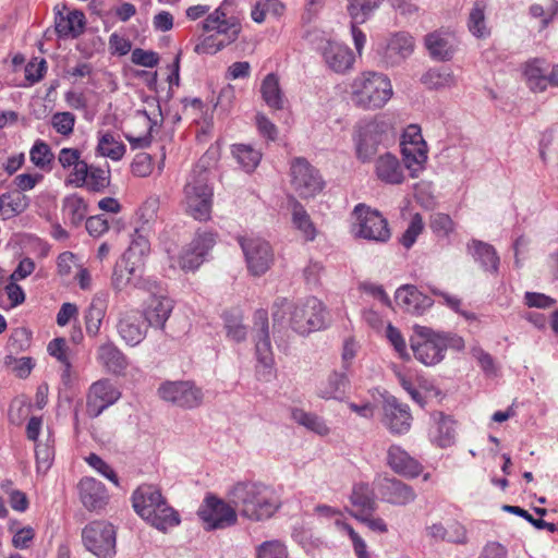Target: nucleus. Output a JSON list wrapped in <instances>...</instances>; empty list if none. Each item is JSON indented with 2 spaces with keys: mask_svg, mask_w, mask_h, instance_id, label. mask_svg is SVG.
<instances>
[{
  "mask_svg": "<svg viewBox=\"0 0 558 558\" xmlns=\"http://www.w3.org/2000/svg\"><path fill=\"white\" fill-rule=\"evenodd\" d=\"M228 499L241 517L253 522L270 519L282 505L277 490L260 482H238L228 492Z\"/></svg>",
  "mask_w": 558,
  "mask_h": 558,
  "instance_id": "f257e3e1",
  "label": "nucleus"
},
{
  "mask_svg": "<svg viewBox=\"0 0 558 558\" xmlns=\"http://www.w3.org/2000/svg\"><path fill=\"white\" fill-rule=\"evenodd\" d=\"M202 31L208 34L195 46V52L202 54H215L230 46L239 38L242 32V23L233 12H223L215 9L206 15L201 23Z\"/></svg>",
  "mask_w": 558,
  "mask_h": 558,
  "instance_id": "f03ea898",
  "label": "nucleus"
},
{
  "mask_svg": "<svg viewBox=\"0 0 558 558\" xmlns=\"http://www.w3.org/2000/svg\"><path fill=\"white\" fill-rule=\"evenodd\" d=\"M410 341L415 359L426 366L440 363L449 347L458 350L463 347V341L459 337H451L418 325L414 326V335Z\"/></svg>",
  "mask_w": 558,
  "mask_h": 558,
  "instance_id": "7ed1b4c3",
  "label": "nucleus"
},
{
  "mask_svg": "<svg viewBox=\"0 0 558 558\" xmlns=\"http://www.w3.org/2000/svg\"><path fill=\"white\" fill-rule=\"evenodd\" d=\"M208 181V170L196 166L189 174L183 190L186 213L199 221L210 218L213 189Z\"/></svg>",
  "mask_w": 558,
  "mask_h": 558,
  "instance_id": "20e7f679",
  "label": "nucleus"
},
{
  "mask_svg": "<svg viewBox=\"0 0 558 558\" xmlns=\"http://www.w3.org/2000/svg\"><path fill=\"white\" fill-rule=\"evenodd\" d=\"M404 167L409 170L411 178H417L426 168L428 160V146L417 124L408 125L400 141Z\"/></svg>",
  "mask_w": 558,
  "mask_h": 558,
  "instance_id": "39448f33",
  "label": "nucleus"
},
{
  "mask_svg": "<svg viewBox=\"0 0 558 558\" xmlns=\"http://www.w3.org/2000/svg\"><path fill=\"white\" fill-rule=\"evenodd\" d=\"M116 529L104 520L89 522L82 531L85 548L99 558H112L116 555Z\"/></svg>",
  "mask_w": 558,
  "mask_h": 558,
  "instance_id": "423d86ee",
  "label": "nucleus"
},
{
  "mask_svg": "<svg viewBox=\"0 0 558 558\" xmlns=\"http://www.w3.org/2000/svg\"><path fill=\"white\" fill-rule=\"evenodd\" d=\"M326 325V310L323 303L315 296L305 299L294 304L290 317L291 328L304 336L319 330Z\"/></svg>",
  "mask_w": 558,
  "mask_h": 558,
  "instance_id": "0eeeda50",
  "label": "nucleus"
},
{
  "mask_svg": "<svg viewBox=\"0 0 558 558\" xmlns=\"http://www.w3.org/2000/svg\"><path fill=\"white\" fill-rule=\"evenodd\" d=\"M352 101L363 109H377L384 105V75L363 72L352 84Z\"/></svg>",
  "mask_w": 558,
  "mask_h": 558,
  "instance_id": "6e6552de",
  "label": "nucleus"
},
{
  "mask_svg": "<svg viewBox=\"0 0 558 558\" xmlns=\"http://www.w3.org/2000/svg\"><path fill=\"white\" fill-rule=\"evenodd\" d=\"M197 515L207 531L232 526L238 521L236 509L230 501L207 495L198 508Z\"/></svg>",
  "mask_w": 558,
  "mask_h": 558,
  "instance_id": "1a4fd4ad",
  "label": "nucleus"
},
{
  "mask_svg": "<svg viewBox=\"0 0 558 558\" xmlns=\"http://www.w3.org/2000/svg\"><path fill=\"white\" fill-rule=\"evenodd\" d=\"M158 393L162 400L186 410L199 408L204 401L202 388L192 380L165 381Z\"/></svg>",
  "mask_w": 558,
  "mask_h": 558,
  "instance_id": "9d476101",
  "label": "nucleus"
},
{
  "mask_svg": "<svg viewBox=\"0 0 558 558\" xmlns=\"http://www.w3.org/2000/svg\"><path fill=\"white\" fill-rule=\"evenodd\" d=\"M291 183L295 192L302 198H311L320 193L325 187L319 171L315 169L305 158L298 157L291 162Z\"/></svg>",
  "mask_w": 558,
  "mask_h": 558,
  "instance_id": "9b49d317",
  "label": "nucleus"
},
{
  "mask_svg": "<svg viewBox=\"0 0 558 558\" xmlns=\"http://www.w3.org/2000/svg\"><path fill=\"white\" fill-rule=\"evenodd\" d=\"M351 218V232L355 238L384 241V217L378 210H371L366 205L359 204L354 207Z\"/></svg>",
  "mask_w": 558,
  "mask_h": 558,
  "instance_id": "f8f14e48",
  "label": "nucleus"
},
{
  "mask_svg": "<svg viewBox=\"0 0 558 558\" xmlns=\"http://www.w3.org/2000/svg\"><path fill=\"white\" fill-rule=\"evenodd\" d=\"M248 271L254 276L264 275L274 262L270 244L259 238H239Z\"/></svg>",
  "mask_w": 558,
  "mask_h": 558,
  "instance_id": "ddd939ff",
  "label": "nucleus"
},
{
  "mask_svg": "<svg viewBox=\"0 0 558 558\" xmlns=\"http://www.w3.org/2000/svg\"><path fill=\"white\" fill-rule=\"evenodd\" d=\"M216 234L214 232L197 233L191 243L178 256V265L184 271L197 269L205 260V256L214 247Z\"/></svg>",
  "mask_w": 558,
  "mask_h": 558,
  "instance_id": "4468645a",
  "label": "nucleus"
},
{
  "mask_svg": "<svg viewBox=\"0 0 558 558\" xmlns=\"http://www.w3.org/2000/svg\"><path fill=\"white\" fill-rule=\"evenodd\" d=\"M121 393L109 379L94 383L88 391L86 412L89 417H98L107 408L116 403Z\"/></svg>",
  "mask_w": 558,
  "mask_h": 558,
  "instance_id": "2eb2a0df",
  "label": "nucleus"
},
{
  "mask_svg": "<svg viewBox=\"0 0 558 558\" xmlns=\"http://www.w3.org/2000/svg\"><path fill=\"white\" fill-rule=\"evenodd\" d=\"M380 3L381 0H349L347 9L351 17V34L359 54L366 43V35L359 28V24L365 23Z\"/></svg>",
  "mask_w": 558,
  "mask_h": 558,
  "instance_id": "dca6fc26",
  "label": "nucleus"
},
{
  "mask_svg": "<svg viewBox=\"0 0 558 558\" xmlns=\"http://www.w3.org/2000/svg\"><path fill=\"white\" fill-rule=\"evenodd\" d=\"M148 325L137 310H128L120 313L117 330L121 339L129 345L140 344L146 337Z\"/></svg>",
  "mask_w": 558,
  "mask_h": 558,
  "instance_id": "f3484780",
  "label": "nucleus"
},
{
  "mask_svg": "<svg viewBox=\"0 0 558 558\" xmlns=\"http://www.w3.org/2000/svg\"><path fill=\"white\" fill-rule=\"evenodd\" d=\"M320 50L326 65L335 73L345 74L353 68L355 57L349 46L328 40Z\"/></svg>",
  "mask_w": 558,
  "mask_h": 558,
  "instance_id": "a211bd4d",
  "label": "nucleus"
},
{
  "mask_svg": "<svg viewBox=\"0 0 558 558\" xmlns=\"http://www.w3.org/2000/svg\"><path fill=\"white\" fill-rule=\"evenodd\" d=\"M254 332L257 360L263 365L270 366L274 362V356L269 338L268 313L266 310L260 308L254 313Z\"/></svg>",
  "mask_w": 558,
  "mask_h": 558,
  "instance_id": "6ab92c4d",
  "label": "nucleus"
},
{
  "mask_svg": "<svg viewBox=\"0 0 558 558\" xmlns=\"http://www.w3.org/2000/svg\"><path fill=\"white\" fill-rule=\"evenodd\" d=\"M386 461L391 470L405 478H415L423 471V464L398 445H391Z\"/></svg>",
  "mask_w": 558,
  "mask_h": 558,
  "instance_id": "aec40b11",
  "label": "nucleus"
},
{
  "mask_svg": "<svg viewBox=\"0 0 558 558\" xmlns=\"http://www.w3.org/2000/svg\"><path fill=\"white\" fill-rule=\"evenodd\" d=\"M410 408L397 398L386 397V427L393 435L407 434L412 425Z\"/></svg>",
  "mask_w": 558,
  "mask_h": 558,
  "instance_id": "412c9836",
  "label": "nucleus"
},
{
  "mask_svg": "<svg viewBox=\"0 0 558 558\" xmlns=\"http://www.w3.org/2000/svg\"><path fill=\"white\" fill-rule=\"evenodd\" d=\"M162 499L160 489L151 484H143L132 494L133 508L144 520L155 513V508L159 506Z\"/></svg>",
  "mask_w": 558,
  "mask_h": 558,
  "instance_id": "4be33fe9",
  "label": "nucleus"
},
{
  "mask_svg": "<svg viewBox=\"0 0 558 558\" xmlns=\"http://www.w3.org/2000/svg\"><path fill=\"white\" fill-rule=\"evenodd\" d=\"M77 489L83 506L89 511L101 509L107 504L106 487L94 477H83Z\"/></svg>",
  "mask_w": 558,
  "mask_h": 558,
  "instance_id": "5701e85b",
  "label": "nucleus"
},
{
  "mask_svg": "<svg viewBox=\"0 0 558 558\" xmlns=\"http://www.w3.org/2000/svg\"><path fill=\"white\" fill-rule=\"evenodd\" d=\"M433 426L429 429L430 441L439 448L451 447L456 441V423L442 412L432 414Z\"/></svg>",
  "mask_w": 558,
  "mask_h": 558,
  "instance_id": "b1692460",
  "label": "nucleus"
},
{
  "mask_svg": "<svg viewBox=\"0 0 558 558\" xmlns=\"http://www.w3.org/2000/svg\"><path fill=\"white\" fill-rule=\"evenodd\" d=\"M172 310L173 304L169 298L151 295L147 300L142 315L148 326L163 329Z\"/></svg>",
  "mask_w": 558,
  "mask_h": 558,
  "instance_id": "393cba45",
  "label": "nucleus"
},
{
  "mask_svg": "<svg viewBox=\"0 0 558 558\" xmlns=\"http://www.w3.org/2000/svg\"><path fill=\"white\" fill-rule=\"evenodd\" d=\"M429 56L437 61H449L457 50V39L450 33L434 32L425 37Z\"/></svg>",
  "mask_w": 558,
  "mask_h": 558,
  "instance_id": "a878e982",
  "label": "nucleus"
},
{
  "mask_svg": "<svg viewBox=\"0 0 558 558\" xmlns=\"http://www.w3.org/2000/svg\"><path fill=\"white\" fill-rule=\"evenodd\" d=\"M413 37L405 32L391 35L386 45V65H396L410 57L414 51Z\"/></svg>",
  "mask_w": 558,
  "mask_h": 558,
  "instance_id": "bb28decb",
  "label": "nucleus"
},
{
  "mask_svg": "<svg viewBox=\"0 0 558 558\" xmlns=\"http://www.w3.org/2000/svg\"><path fill=\"white\" fill-rule=\"evenodd\" d=\"M395 299L400 307L413 314H420L433 304L432 299L424 295L414 286L399 288L396 291Z\"/></svg>",
  "mask_w": 558,
  "mask_h": 558,
  "instance_id": "cd10ccee",
  "label": "nucleus"
},
{
  "mask_svg": "<svg viewBox=\"0 0 558 558\" xmlns=\"http://www.w3.org/2000/svg\"><path fill=\"white\" fill-rule=\"evenodd\" d=\"M97 360L107 372L122 375L129 366L128 357L112 342H106L97 349Z\"/></svg>",
  "mask_w": 558,
  "mask_h": 558,
  "instance_id": "c85d7f7f",
  "label": "nucleus"
},
{
  "mask_svg": "<svg viewBox=\"0 0 558 558\" xmlns=\"http://www.w3.org/2000/svg\"><path fill=\"white\" fill-rule=\"evenodd\" d=\"M107 293L99 292L94 295L84 315L85 328L88 336L96 337L98 335L102 319L107 312Z\"/></svg>",
  "mask_w": 558,
  "mask_h": 558,
  "instance_id": "c756f323",
  "label": "nucleus"
},
{
  "mask_svg": "<svg viewBox=\"0 0 558 558\" xmlns=\"http://www.w3.org/2000/svg\"><path fill=\"white\" fill-rule=\"evenodd\" d=\"M85 15L81 11H71L66 15L59 12L56 16V32L62 38H77L85 28Z\"/></svg>",
  "mask_w": 558,
  "mask_h": 558,
  "instance_id": "7c9ffc66",
  "label": "nucleus"
},
{
  "mask_svg": "<svg viewBox=\"0 0 558 558\" xmlns=\"http://www.w3.org/2000/svg\"><path fill=\"white\" fill-rule=\"evenodd\" d=\"M383 141V131L377 123H368L360 134L356 151L363 161L369 160Z\"/></svg>",
  "mask_w": 558,
  "mask_h": 558,
  "instance_id": "2f4dec72",
  "label": "nucleus"
},
{
  "mask_svg": "<svg viewBox=\"0 0 558 558\" xmlns=\"http://www.w3.org/2000/svg\"><path fill=\"white\" fill-rule=\"evenodd\" d=\"M136 236L132 240L129 248L122 256V263L125 264V270L129 274H134L138 264L142 262V257L149 252V233L140 232L135 233Z\"/></svg>",
  "mask_w": 558,
  "mask_h": 558,
  "instance_id": "473e14b6",
  "label": "nucleus"
},
{
  "mask_svg": "<svg viewBox=\"0 0 558 558\" xmlns=\"http://www.w3.org/2000/svg\"><path fill=\"white\" fill-rule=\"evenodd\" d=\"M350 386L348 369L332 372L327 379L326 385L319 389L318 396L323 399L341 400Z\"/></svg>",
  "mask_w": 558,
  "mask_h": 558,
  "instance_id": "72a5a7b5",
  "label": "nucleus"
},
{
  "mask_svg": "<svg viewBox=\"0 0 558 558\" xmlns=\"http://www.w3.org/2000/svg\"><path fill=\"white\" fill-rule=\"evenodd\" d=\"M486 8L487 4L484 0H476L468 17L469 32L478 39L487 38L490 35V28L486 20Z\"/></svg>",
  "mask_w": 558,
  "mask_h": 558,
  "instance_id": "f704fd0d",
  "label": "nucleus"
},
{
  "mask_svg": "<svg viewBox=\"0 0 558 558\" xmlns=\"http://www.w3.org/2000/svg\"><path fill=\"white\" fill-rule=\"evenodd\" d=\"M469 251L482 268L486 271L497 272L499 267V256L496 250L488 243L473 240L469 244Z\"/></svg>",
  "mask_w": 558,
  "mask_h": 558,
  "instance_id": "c9c22d12",
  "label": "nucleus"
},
{
  "mask_svg": "<svg viewBox=\"0 0 558 558\" xmlns=\"http://www.w3.org/2000/svg\"><path fill=\"white\" fill-rule=\"evenodd\" d=\"M29 206V198L20 191L7 192L0 195V215L10 219L24 213Z\"/></svg>",
  "mask_w": 558,
  "mask_h": 558,
  "instance_id": "e433bc0d",
  "label": "nucleus"
},
{
  "mask_svg": "<svg viewBox=\"0 0 558 558\" xmlns=\"http://www.w3.org/2000/svg\"><path fill=\"white\" fill-rule=\"evenodd\" d=\"M416 498L414 489L397 478L386 480V501L397 506H405Z\"/></svg>",
  "mask_w": 558,
  "mask_h": 558,
  "instance_id": "4c0bfd02",
  "label": "nucleus"
},
{
  "mask_svg": "<svg viewBox=\"0 0 558 558\" xmlns=\"http://www.w3.org/2000/svg\"><path fill=\"white\" fill-rule=\"evenodd\" d=\"M260 93L268 107L281 110L284 107V96L280 88L279 78L275 73L265 76L260 85Z\"/></svg>",
  "mask_w": 558,
  "mask_h": 558,
  "instance_id": "58836bf2",
  "label": "nucleus"
},
{
  "mask_svg": "<svg viewBox=\"0 0 558 558\" xmlns=\"http://www.w3.org/2000/svg\"><path fill=\"white\" fill-rule=\"evenodd\" d=\"M352 506L356 509L350 514H373L376 509L374 493L367 484H355L350 496Z\"/></svg>",
  "mask_w": 558,
  "mask_h": 558,
  "instance_id": "ea45409f",
  "label": "nucleus"
},
{
  "mask_svg": "<svg viewBox=\"0 0 558 558\" xmlns=\"http://www.w3.org/2000/svg\"><path fill=\"white\" fill-rule=\"evenodd\" d=\"M145 521L156 529L165 532L168 529L180 524V515L178 511L170 507L163 498L159 506L155 508V513L149 518H146Z\"/></svg>",
  "mask_w": 558,
  "mask_h": 558,
  "instance_id": "a19ab883",
  "label": "nucleus"
},
{
  "mask_svg": "<svg viewBox=\"0 0 558 558\" xmlns=\"http://www.w3.org/2000/svg\"><path fill=\"white\" fill-rule=\"evenodd\" d=\"M421 82L428 89L451 88L457 84L453 72L446 66L429 69L422 75Z\"/></svg>",
  "mask_w": 558,
  "mask_h": 558,
  "instance_id": "79ce46f5",
  "label": "nucleus"
},
{
  "mask_svg": "<svg viewBox=\"0 0 558 558\" xmlns=\"http://www.w3.org/2000/svg\"><path fill=\"white\" fill-rule=\"evenodd\" d=\"M545 62L541 59H535L526 63L524 75L529 86L534 92H543L549 83V76L546 75L547 69L544 68Z\"/></svg>",
  "mask_w": 558,
  "mask_h": 558,
  "instance_id": "37998d69",
  "label": "nucleus"
},
{
  "mask_svg": "<svg viewBox=\"0 0 558 558\" xmlns=\"http://www.w3.org/2000/svg\"><path fill=\"white\" fill-rule=\"evenodd\" d=\"M292 222L293 226L302 233L306 241H314L317 230L301 203L294 201L292 208Z\"/></svg>",
  "mask_w": 558,
  "mask_h": 558,
  "instance_id": "c03bdc74",
  "label": "nucleus"
},
{
  "mask_svg": "<svg viewBox=\"0 0 558 558\" xmlns=\"http://www.w3.org/2000/svg\"><path fill=\"white\" fill-rule=\"evenodd\" d=\"M159 203L157 198H149L138 208L136 216L141 225L136 227L135 233H150L158 218Z\"/></svg>",
  "mask_w": 558,
  "mask_h": 558,
  "instance_id": "a18cd8bd",
  "label": "nucleus"
},
{
  "mask_svg": "<svg viewBox=\"0 0 558 558\" xmlns=\"http://www.w3.org/2000/svg\"><path fill=\"white\" fill-rule=\"evenodd\" d=\"M291 417L299 425H302L308 430H312L320 436H325L329 433V428L325 421L314 413L305 412L302 409H293L291 412Z\"/></svg>",
  "mask_w": 558,
  "mask_h": 558,
  "instance_id": "49530a36",
  "label": "nucleus"
},
{
  "mask_svg": "<svg viewBox=\"0 0 558 558\" xmlns=\"http://www.w3.org/2000/svg\"><path fill=\"white\" fill-rule=\"evenodd\" d=\"M96 150L99 155L118 161L122 159L126 148L125 145L117 141L110 132H106L99 136Z\"/></svg>",
  "mask_w": 558,
  "mask_h": 558,
  "instance_id": "de8ad7c7",
  "label": "nucleus"
},
{
  "mask_svg": "<svg viewBox=\"0 0 558 558\" xmlns=\"http://www.w3.org/2000/svg\"><path fill=\"white\" fill-rule=\"evenodd\" d=\"M62 210L72 225L78 226L86 216L87 205L82 196L71 194L63 199Z\"/></svg>",
  "mask_w": 558,
  "mask_h": 558,
  "instance_id": "09e8293b",
  "label": "nucleus"
},
{
  "mask_svg": "<svg viewBox=\"0 0 558 558\" xmlns=\"http://www.w3.org/2000/svg\"><path fill=\"white\" fill-rule=\"evenodd\" d=\"M232 155L246 172L254 171L262 158V154L258 150L245 144L233 145Z\"/></svg>",
  "mask_w": 558,
  "mask_h": 558,
  "instance_id": "8fccbe9b",
  "label": "nucleus"
},
{
  "mask_svg": "<svg viewBox=\"0 0 558 558\" xmlns=\"http://www.w3.org/2000/svg\"><path fill=\"white\" fill-rule=\"evenodd\" d=\"M284 12V5L279 0H256L251 11L255 23H263L267 14L279 17Z\"/></svg>",
  "mask_w": 558,
  "mask_h": 558,
  "instance_id": "3c124183",
  "label": "nucleus"
},
{
  "mask_svg": "<svg viewBox=\"0 0 558 558\" xmlns=\"http://www.w3.org/2000/svg\"><path fill=\"white\" fill-rule=\"evenodd\" d=\"M225 328L229 338L236 342L246 339V327L243 325L242 315L239 311H228L223 313Z\"/></svg>",
  "mask_w": 558,
  "mask_h": 558,
  "instance_id": "603ef678",
  "label": "nucleus"
},
{
  "mask_svg": "<svg viewBox=\"0 0 558 558\" xmlns=\"http://www.w3.org/2000/svg\"><path fill=\"white\" fill-rule=\"evenodd\" d=\"M31 161L41 170H50L54 156L47 143L37 140L29 151Z\"/></svg>",
  "mask_w": 558,
  "mask_h": 558,
  "instance_id": "864d4df0",
  "label": "nucleus"
},
{
  "mask_svg": "<svg viewBox=\"0 0 558 558\" xmlns=\"http://www.w3.org/2000/svg\"><path fill=\"white\" fill-rule=\"evenodd\" d=\"M110 184V172L99 167L92 166L88 172L87 182L84 185L88 191L104 193Z\"/></svg>",
  "mask_w": 558,
  "mask_h": 558,
  "instance_id": "5fc2aeb1",
  "label": "nucleus"
},
{
  "mask_svg": "<svg viewBox=\"0 0 558 558\" xmlns=\"http://www.w3.org/2000/svg\"><path fill=\"white\" fill-rule=\"evenodd\" d=\"M414 197L425 209H433L436 206L433 183L429 181L423 180L414 184Z\"/></svg>",
  "mask_w": 558,
  "mask_h": 558,
  "instance_id": "6e6d98bb",
  "label": "nucleus"
},
{
  "mask_svg": "<svg viewBox=\"0 0 558 558\" xmlns=\"http://www.w3.org/2000/svg\"><path fill=\"white\" fill-rule=\"evenodd\" d=\"M405 180L403 166L399 159L386 153V184H401Z\"/></svg>",
  "mask_w": 558,
  "mask_h": 558,
  "instance_id": "4d7b16f0",
  "label": "nucleus"
},
{
  "mask_svg": "<svg viewBox=\"0 0 558 558\" xmlns=\"http://www.w3.org/2000/svg\"><path fill=\"white\" fill-rule=\"evenodd\" d=\"M90 167L92 166L81 158L70 168L71 172L66 178L65 183L75 187H84L87 182Z\"/></svg>",
  "mask_w": 558,
  "mask_h": 558,
  "instance_id": "13d9d810",
  "label": "nucleus"
},
{
  "mask_svg": "<svg viewBox=\"0 0 558 558\" xmlns=\"http://www.w3.org/2000/svg\"><path fill=\"white\" fill-rule=\"evenodd\" d=\"M37 472L46 473L53 461L54 449L48 442H39L35 448Z\"/></svg>",
  "mask_w": 558,
  "mask_h": 558,
  "instance_id": "bf43d9fd",
  "label": "nucleus"
},
{
  "mask_svg": "<svg viewBox=\"0 0 558 558\" xmlns=\"http://www.w3.org/2000/svg\"><path fill=\"white\" fill-rule=\"evenodd\" d=\"M424 230L423 217L416 213L412 216L410 225L401 238V244L405 248H410L416 241L417 236Z\"/></svg>",
  "mask_w": 558,
  "mask_h": 558,
  "instance_id": "052dcab7",
  "label": "nucleus"
},
{
  "mask_svg": "<svg viewBox=\"0 0 558 558\" xmlns=\"http://www.w3.org/2000/svg\"><path fill=\"white\" fill-rule=\"evenodd\" d=\"M51 124L57 133L69 136L73 133L75 116L71 112H57L51 118Z\"/></svg>",
  "mask_w": 558,
  "mask_h": 558,
  "instance_id": "680f3d73",
  "label": "nucleus"
},
{
  "mask_svg": "<svg viewBox=\"0 0 558 558\" xmlns=\"http://www.w3.org/2000/svg\"><path fill=\"white\" fill-rule=\"evenodd\" d=\"M4 363L8 367H11L15 375L20 378H26L35 365L32 357L23 356L17 359L13 355H7Z\"/></svg>",
  "mask_w": 558,
  "mask_h": 558,
  "instance_id": "e2e57ef3",
  "label": "nucleus"
},
{
  "mask_svg": "<svg viewBox=\"0 0 558 558\" xmlns=\"http://www.w3.org/2000/svg\"><path fill=\"white\" fill-rule=\"evenodd\" d=\"M386 338L401 359H409L407 341L400 330L388 324L386 326Z\"/></svg>",
  "mask_w": 558,
  "mask_h": 558,
  "instance_id": "0e129e2a",
  "label": "nucleus"
},
{
  "mask_svg": "<svg viewBox=\"0 0 558 558\" xmlns=\"http://www.w3.org/2000/svg\"><path fill=\"white\" fill-rule=\"evenodd\" d=\"M257 558H288V553L279 541H268L258 546Z\"/></svg>",
  "mask_w": 558,
  "mask_h": 558,
  "instance_id": "69168bd1",
  "label": "nucleus"
},
{
  "mask_svg": "<svg viewBox=\"0 0 558 558\" xmlns=\"http://www.w3.org/2000/svg\"><path fill=\"white\" fill-rule=\"evenodd\" d=\"M86 462L98 471L102 476L112 482L116 486H119V477L116 471L105 462L98 454L90 453L86 459Z\"/></svg>",
  "mask_w": 558,
  "mask_h": 558,
  "instance_id": "338daca9",
  "label": "nucleus"
},
{
  "mask_svg": "<svg viewBox=\"0 0 558 558\" xmlns=\"http://www.w3.org/2000/svg\"><path fill=\"white\" fill-rule=\"evenodd\" d=\"M235 102V89L232 85L228 84L223 86L217 97L215 109L221 113H229Z\"/></svg>",
  "mask_w": 558,
  "mask_h": 558,
  "instance_id": "774afa93",
  "label": "nucleus"
}]
</instances>
